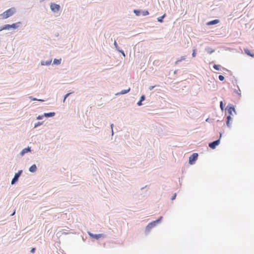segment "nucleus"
<instances>
[{
    "label": "nucleus",
    "mask_w": 254,
    "mask_h": 254,
    "mask_svg": "<svg viewBox=\"0 0 254 254\" xmlns=\"http://www.w3.org/2000/svg\"><path fill=\"white\" fill-rule=\"evenodd\" d=\"M15 12V9L12 7L5 11L0 15L2 19H6L14 14Z\"/></svg>",
    "instance_id": "nucleus-1"
},
{
    "label": "nucleus",
    "mask_w": 254,
    "mask_h": 254,
    "mask_svg": "<svg viewBox=\"0 0 254 254\" xmlns=\"http://www.w3.org/2000/svg\"><path fill=\"white\" fill-rule=\"evenodd\" d=\"M235 115L237 114V112H234ZM225 116H226V124L228 127H230L231 123L232 121V116H234L233 112H225Z\"/></svg>",
    "instance_id": "nucleus-2"
},
{
    "label": "nucleus",
    "mask_w": 254,
    "mask_h": 254,
    "mask_svg": "<svg viewBox=\"0 0 254 254\" xmlns=\"http://www.w3.org/2000/svg\"><path fill=\"white\" fill-rule=\"evenodd\" d=\"M222 137V133L220 132V136L218 139L211 141L208 143V146L212 149H214L216 147L219 145L220 143V139Z\"/></svg>",
    "instance_id": "nucleus-3"
},
{
    "label": "nucleus",
    "mask_w": 254,
    "mask_h": 254,
    "mask_svg": "<svg viewBox=\"0 0 254 254\" xmlns=\"http://www.w3.org/2000/svg\"><path fill=\"white\" fill-rule=\"evenodd\" d=\"M198 155L197 153H193L190 157L189 163L190 165H193L197 160Z\"/></svg>",
    "instance_id": "nucleus-4"
},
{
    "label": "nucleus",
    "mask_w": 254,
    "mask_h": 254,
    "mask_svg": "<svg viewBox=\"0 0 254 254\" xmlns=\"http://www.w3.org/2000/svg\"><path fill=\"white\" fill-rule=\"evenodd\" d=\"M88 235H89V236L90 237V238H91L92 239L97 240H99L101 238H104V237L105 236V235L104 234H93L90 232H88Z\"/></svg>",
    "instance_id": "nucleus-5"
},
{
    "label": "nucleus",
    "mask_w": 254,
    "mask_h": 254,
    "mask_svg": "<svg viewBox=\"0 0 254 254\" xmlns=\"http://www.w3.org/2000/svg\"><path fill=\"white\" fill-rule=\"evenodd\" d=\"M162 219L163 216H160L158 219L150 222L149 224H150V225L153 228V227L156 226L158 224L160 223L162 221Z\"/></svg>",
    "instance_id": "nucleus-6"
},
{
    "label": "nucleus",
    "mask_w": 254,
    "mask_h": 254,
    "mask_svg": "<svg viewBox=\"0 0 254 254\" xmlns=\"http://www.w3.org/2000/svg\"><path fill=\"white\" fill-rule=\"evenodd\" d=\"M50 7L51 10L54 12L59 11L60 9V6L55 3H51Z\"/></svg>",
    "instance_id": "nucleus-7"
},
{
    "label": "nucleus",
    "mask_w": 254,
    "mask_h": 254,
    "mask_svg": "<svg viewBox=\"0 0 254 254\" xmlns=\"http://www.w3.org/2000/svg\"><path fill=\"white\" fill-rule=\"evenodd\" d=\"M31 151V147L28 146L27 147H26L24 149H23L21 152H20V155L21 156H24L26 153L30 152Z\"/></svg>",
    "instance_id": "nucleus-8"
},
{
    "label": "nucleus",
    "mask_w": 254,
    "mask_h": 254,
    "mask_svg": "<svg viewBox=\"0 0 254 254\" xmlns=\"http://www.w3.org/2000/svg\"><path fill=\"white\" fill-rule=\"evenodd\" d=\"M20 176H19L16 173L14 174L13 178L11 181V184L12 185L15 184L19 180V178Z\"/></svg>",
    "instance_id": "nucleus-9"
},
{
    "label": "nucleus",
    "mask_w": 254,
    "mask_h": 254,
    "mask_svg": "<svg viewBox=\"0 0 254 254\" xmlns=\"http://www.w3.org/2000/svg\"><path fill=\"white\" fill-rule=\"evenodd\" d=\"M37 170V167L36 164H33L29 168V171L31 173H35Z\"/></svg>",
    "instance_id": "nucleus-10"
},
{
    "label": "nucleus",
    "mask_w": 254,
    "mask_h": 254,
    "mask_svg": "<svg viewBox=\"0 0 254 254\" xmlns=\"http://www.w3.org/2000/svg\"><path fill=\"white\" fill-rule=\"evenodd\" d=\"M225 110L228 112L235 111V107L232 104H229L226 107Z\"/></svg>",
    "instance_id": "nucleus-11"
},
{
    "label": "nucleus",
    "mask_w": 254,
    "mask_h": 254,
    "mask_svg": "<svg viewBox=\"0 0 254 254\" xmlns=\"http://www.w3.org/2000/svg\"><path fill=\"white\" fill-rule=\"evenodd\" d=\"M55 112H45L44 114V116L46 118H51L55 115Z\"/></svg>",
    "instance_id": "nucleus-12"
},
{
    "label": "nucleus",
    "mask_w": 254,
    "mask_h": 254,
    "mask_svg": "<svg viewBox=\"0 0 254 254\" xmlns=\"http://www.w3.org/2000/svg\"><path fill=\"white\" fill-rule=\"evenodd\" d=\"M152 228V227L150 225V224L148 223V225L145 227V234L147 235Z\"/></svg>",
    "instance_id": "nucleus-13"
},
{
    "label": "nucleus",
    "mask_w": 254,
    "mask_h": 254,
    "mask_svg": "<svg viewBox=\"0 0 254 254\" xmlns=\"http://www.w3.org/2000/svg\"><path fill=\"white\" fill-rule=\"evenodd\" d=\"M21 24L20 22H18L15 23H13L12 24L10 25L11 28H12L13 29H16L17 27L19 26V25Z\"/></svg>",
    "instance_id": "nucleus-14"
},
{
    "label": "nucleus",
    "mask_w": 254,
    "mask_h": 254,
    "mask_svg": "<svg viewBox=\"0 0 254 254\" xmlns=\"http://www.w3.org/2000/svg\"><path fill=\"white\" fill-rule=\"evenodd\" d=\"M219 22V20H218V19H215V20H212V21H209V22H208L207 24H208V25H213V24H215L218 23Z\"/></svg>",
    "instance_id": "nucleus-15"
},
{
    "label": "nucleus",
    "mask_w": 254,
    "mask_h": 254,
    "mask_svg": "<svg viewBox=\"0 0 254 254\" xmlns=\"http://www.w3.org/2000/svg\"><path fill=\"white\" fill-rule=\"evenodd\" d=\"M245 52L249 56H250L254 58V54H252L250 51L248 49H245Z\"/></svg>",
    "instance_id": "nucleus-16"
},
{
    "label": "nucleus",
    "mask_w": 254,
    "mask_h": 254,
    "mask_svg": "<svg viewBox=\"0 0 254 254\" xmlns=\"http://www.w3.org/2000/svg\"><path fill=\"white\" fill-rule=\"evenodd\" d=\"M44 123V122H38L37 123H35L34 125V128H37L38 127L40 126L41 125H43Z\"/></svg>",
    "instance_id": "nucleus-17"
},
{
    "label": "nucleus",
    "mask_w": 254,
    "mask_h": 254,
    "mask_svg": "<svg viewBox=\"0 0 254 254\" xmlns=\"http://www.w3.org/2000/svg\"><path fill=\"white\" fill-rule=\"evenodd\" d=\"M10 28H11V26H10V25H9V24H6L2 27V29H4V30H8Z\"/></svg>",
    "instance_id": "nucleus-18"
},
{
    "label": "nucleus",
    "mask_w": 254,
    "mask_h": 254,
    "mask_svg": "<svg viewBox=\"0 0 254 254\" xmlns=\"http://www.w3.org/2000/svg\"><path fill=\"white\" fill-rule=\"evenodd\" d=\"M165 14H164L163 16H162L161 17H158L157 18L158 21L160 22H162L163 19L165 17Z\"/></svg>",
    "instance_id": "nucleus-19"
},
{
    "label": "nucleus",
    "mask_w": 254,
    "mask_h": 254,
    "mask_svg": "<svg viewBox=\"0 0 254 254\" xmlns=\"http://www.w3.org/2000/svg\"><path fill=\"white\" fill-rule=\"evenodd\" d=\"M133 12H134V13L136 14V15H137V16H139V15H140V13H141V12H140V10H136V9L134 10H133Z\"/></svg>",
    "instance_id": "nucleus-20"
},
{
    "label": "nucleus",
    "mask_w": 254,
    "mask_h": 254,
    "mask_svg": "<svg viewBox=\"0 0 254 254\" xmlns=\"http://www.w3.org/2000/svg\"><path fill=\"white\" fill-rule=\"evenodd\" d=\"M61 59L60 60L55 59L54 61V64H59L61 63Z\"/></svg>",
    "instance_id": "nucleus-21"
},
{
    "label": "nucleus",
    "mask_w": 254,
    "mask_h": 254,
    "mask_svg": "<svg viewBox=\"0 0 254 254\" xmlns=\"http://www.w3.org/2000/svg\"><path fill=\"white\" fill-rule=\"evenodd\" d=\"M141 13L143 16H146L149 14V12L147 10L143 11Z\"/></svg>",
    "instance_id": "nucleus-22"
},
{
    "label": "nucleus",
    "mask_w": 254,
    "mask_h": 254,
    "mask_svg": "<svg viewBox=\"0 0 254 254\" xmlns=\"http://www.w3.org/2000/svg\"><path fill=\"white\" fill-rule=\"evenodd\" d=\"M44 117H45V116H44V115H39L38 116H37L36 117V119H37V120H42Z\"/></svg>",
    "instance_id": "nucleus-23"
},
{
    "label": "nucleus",
    "mask_w": 254,
    "mask_h": 254,
    "mask_svg": "<svg viewBox=\"0 0 254 254\" xmlns=\"http://www.w3.org/2000/svg\"><path fill=\"white\" fill-rule=\"evenodd\" d=\"M129 90H130V88H128L127 90H122L121 91V93L123 94H126V93H127L128 92H129Z\"/></svg>",
    "instance_id": "nucleus-24"
},
{
    "label": "nucleus",
    "mask_w": 254,
    "mask_h": 254,
    "mask_svg": "<svg viewBox=\"0 0 254 254\" xmlns=\"http://www.w3.org/2000/svg\"><path fill=\"white\" fill-rule=\"evenodd\" d=\"M177 196V193H175L171 197V199L172 200H174L176 199Z\"/></svg>",
    "instance_id": "nucleus-25"
},
{
    "label": "nucleus",
    "mask_w": 254,
    "mask_h": 254,
    "mask_svg": "<svg viewBox=\"0 0 254 254\" xmlns=\"http://www.w3.org/2000/svg\"><path fill=\"white\" fill-rule=\"evenodd\" d=\"M36 250V248H31V250H30V252L31 253L34 254V253H35Z\"/></svg>",
    "instance_id": "nucleus-26"
},
{
    "label": "nucleus",
    "mask_w": 254,
    "mask_h": 254,
    "mask_svg": "<svg viewBox=\"0 0 254 254\" xmlns=\"http://www.w3.org/2000/svg\"><path fill=\"white\" fill-rule=\"evenodd\" d=\"M219 79L220 81H223V80H224V77L223 75H220L219 76Z\"/></svg>",
    "instance_id": "nucleus-27"
},
{
    "label": "nucleus",
    "mask_w": 254,
    "mask_h": 254,
    "mask_svg": "<svg viewBox=\"0 0 254 254\" xmlns=\"http://www.w3.org/2000/svg\"><path fill=\"white\" fill-rule=\"evenodd\" d=\"M213 68H214L215 69H216V70H219V65H218L214 64V65H213Z\"/></svg>",
    "instance_id": "nucleus-28"
},
{
    "label": "nucleus",
    "mask_w": 254,
    "mask_h": 254,
    "mask_svg": "<svg viewBox=\"0 0 254 254\" xmlns=\"http://www.w3.org/2000/svg\"><path fill=\"white\" fill-rule=\"evenodd\" d=\"M22 173H23V170H19V171H18V172H17V173H17L19 176H20L21 175V174H22Z\"/></svg>",
    "instance_id": "nucleus-29"
},
{
    "label": "nucleus",
    "mask_w": 254,
    "mask_h": 254,
    "mask_svg": "<svg viewBox=\"0 0 254 254\" xmlns=\"http://www.w3.org/2000/svg\"><path fill=\"white\" fill-rule=\"evenodd\" d=\"M22 173H23V170H19V171H18V172H17V173H17L19 176H20L21 175V174H22Z\"/></svg>",
    "instance_id": "nucleus-30"
},
{
    "label": "nucleus",
    "mask_w": 254,
    "mask_h": 254,
    "mask_svg": "<svg viewBox=\"0 0 254 254\" xmlns=\"http://www.w3.org/2000/svg\"><path fill=\"white\" fill-rule=\"evenodd\" d=\"M220 107H221V110H223L224 107H223V102L222 101L220 102Z\"/></svg>",
    "instance_id": "nucleus-31"
},
{
    "label": "nucleus",
    "mask_w": 254,
    "mask_h": 254,
    "mask_svg": "<svg viewBox=\"0 0 254 254\" xmlns=\"http://www.w3.org/2000/svg\"><path fill=\"white\" fill-rule=\"evenodd\" d=\"M69 94L70 93H67L65 95L64 101L65 100V99L69 96Z\"/></svg>",
    "instance_id": "nucleus-32"
},
{
    "label": "nucleus",
    "mask_w": 254,
    "mask_h": 254,
    "mask_svg": "<svg viewBox=\"0 0 254 254\" xmlns=\"http://www.w3.org/2000/svg\"><path fill=\"white\" fill-rule=\"evenodd\" d=\"M144 100V96L143 95H142V96L141 97V98H140V101H141L142 102V101H143Z\"/></svg>",
    "instance_id": "nucleus-33"
},
{
    "label": "nucleus",
    "mask_w": 254,
    "mask_h": 254,
    "mask_svg": "<svg viewBox=\"0 0 254 254\" xmlns=\"http://www.w3.org/2000/svg\"><path fill=\"white\" fill-rule=\"evenodd\" d=\"M192 56L193 57H194L195 56V50H194L193 51Z\"/></svg>",
    "instance_id": "nucleus-34"
},
{
    "label": "nucleus",
    "mask_w": 254,
    "mask_h": 254,
    "mask_svg": "<svg viewBox=\"0 0 254 254\" xmlns=\"http://www.w3.org/2000/svg\"><path fill=\"white\" fill-rule=\"evenodd\" d=\"M185 60V57H183L182 58V59H181V60H178V61H177V62H180L181 60Z\"/></svg>",
    "instance_id": "nucleus-35"
},
{
    "label": "nucleus",
    "mask_w": 254,
    "mask_h": 254,
    "mask_svg": "<svg viewBox=\"0 0 254 254\" xmlns=\"http://www.w3.org/2000/svg\"><path fill=\"white\" fill-rule=\"evenodd\" d=\"M114 45H115V47H116V48H117V47H118V44H117V42H116V41L114 42Z\"/></svg>",
    "instance_id": "nucleus-36"
},
{
    "label": "nucleus",
    "mask_w": 254,
    "mask_h": 254,
    "mask_svg": "<svg viewBox=\"0 0 254 254\" xmlns=\"http://www.w3.org/2000/svg\"><path fill=\"white\" fill-rule=\"evenodd\" d=\"M110 127H111V129H113L114 124H111V125H110Z\"/></svg>",
    "instance_id": "nucleus-37"
},
{
    "label": "nucleus",
    "mask_w": 254,
    "mask_h": 254,
    "mask_svg": "<svg viewBox=\"0 0 254 254\" xmlns=\"http://www.w3.org/2000/svg\"><path fill=\"white\" fill-rule=\"evenodd\" d=\"M146 187H147V186H145V187L141 188L140 189L141 190H143L145 188H146Z\"/></svg>",
    "instance_id": "nucleus-38"
},
{
    "label": "nucleus",
    "mask_w": 254,
    "mask_h": 254,
    "mask_svg": "<svg viewBox=\"0 0 254 254\" xmlns=\"http://www.w3.org/2000/svg\"><path fill=\"white\" fill-rule=\"evenodd\" d=\"M137 104L138 105L140 106L141 105V101H139L138 103H137Z\"/></svg>",
    "instance_id": "nucleus-39"
},
{
    "label": "nucleus",
    "mask_w": 254,
    "mask_h": 254,
    "mask_svg": "<svg viewBox=\"0 0 254 254\" xmlns=\"http://www.w3.org/2000/svg\"><path fill=\"white\" fill-rule=\"evenodd\" d=\"M15 211L14 210L13 212H12V213L11 214V216H13L15 214Z\"/></svg>",
    "instance_id": "nucleus-40"
},
{
    "label": "nucleus",
    "mask_w": 254,
    "mask_h": 254,
    "mask_svg": "<svg viewBox=\"0 0 254 254\" xmlns=\"http://www.w3.org/2000/svg\"><path fill=\"white\" fill-rule=\"evenodd\" d=\"M111 133H112V135H113V134H114L113 129H111Z\"/></svg>",
    "instance_id": "nucleus-41"
},
{
    "label": "nucleus",
    "mask_w": 254,
    "mask_h": 254,
    "mask_svg": "<svg viewBox=\"0 0 254 254\" xmlns=\"http://www.w3.org/2000/svg\"><path fill=\"white\" fill-rule=\"evenodd\" d=\"M209 120V118H207V119L206 120V122H208Z\"/></svg>",
    "instance_id": "nucleus-42"
},
{
    "label": "nucleus",
    "mask_w": 254,
    "mask_h": 254,
    "mask_svg": "<svg viewBox=\"0 0 254 254\" xmlns=\"http://www.w3.org/2000/svg\"><path fill=\"white\" fill-rule=\"evenodd\" d=\"M4 30V29H2V27H0V31H2V30Z\"/></svg>",
    "instance_id": "nucleus-43"
},
{
    "label": "nucleus",
    "mask_w": 254,
    "mask_h": 254,
    "mask_svg": "<svg viewBox=\"0 0 254 254\" xmlns=\"http://www.w3.org/2000/svg\"><path fill=\"white\" fill-rule=\"evenodd\" d=\"M153 88H154V86H152V87H151L150 88V90H151V89H152Z\"/></svg>",
    "instance_id": "nucleus-44"
},
{
    "label": "nucleus",
    "mask_w": 254,
    "mask_h": 254,
    "mask_svg": "<svg viewBox=\"0 0 254 254\" xmlns=\"http://www.w3.org/2000/svg\"><path fill=\"white\" fill-rule=\"evenodd\" d=\"M122 54H123V55L124 56H125V55L124 53L123 52H122Z\"/></svg>",
    "instance_id": "nucleus-45"
}]
</instances>
